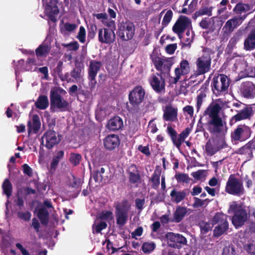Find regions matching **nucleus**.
Masks as SVG:
<instances>
[{
	"label": "nucleus",
	"instance_id": "nucleus-51",
	"mask_svg": "<svg viewBox=\"0 0 255 255\" xmlns=\"http://www.w3.org/2000/svg\"><path fill=\"white\" fill-rule=\"evenodd\" d=\"M235 249L233 246H227L223 250L222 255H236Z\"/></svg>",
	"mask_w": 255,
	"mask_h": 255
},
{
	"label": "nucleus",
	"instance_id": "nucleus-39",
	"mask_svg": "<svg viewBox=\"0 0 255 255\" xmlns=\"http://www.w3.org/2000/svg\"><path fill=\"white\" fill-rule=\"evenodd\" d=\"M160 172L159 171H155L153 174L151 178V181L152 182V186L154 188H156L158 187L160 183Z\"/></svg>",
	"mask_w": 255,
	"mask_h": 255
},
{
	"label": "nucleus",
	"instance_id": "nucleus-34",
	"mask_svg": "<svg viewBox=\"0 0 255 255\" xmlns=\"http://www.w3.org/2000/svg\"><path fill=\"white\" fill-rule=\"evenodd\" d=\"M228 223L218 225L214 229V236L216 237L221 236L228 229Z\"/></svg>",
	"mask_w": 255,
	"mask_h": 255
},
{
	"label": "nucleus",
	"instance_id": "nucleus-22",
	"mask_svg": "<svg viewBox=\"0 0 255 255\" xmlns=\"http://www.w3.org/2000/svg\"><path fill=\"white\" fill-rule=\"evenodd\" d=\"M170 196L171 201L174 203L178 204L185 199L187 192L185 190H178L174 188L171 190Z\"/></svg>",
	"mask_w": 255,
	"mask_h": 255
},
{
	"label": "nucleus",
	"instance_id": "nucleus-18",
	"mask_svg": "<svg viewBox=\"0 0 255 255\" xmlns=\"http://www.w3.org/2000/svg\"><path fill=\"white\" fill-rule=\"evenodd\" d=\"M150 85L155 91L161 92L165 88V81L159 74H153L149 79Z\"/></svg>",
	"mask_w": 255,
	"mask_h": 255
},
{
	"label": "nucleus",
	"instance_id": "nucleus-63",
	"mask_svg": "<svg viewBox=\"0 0 255 255\" xmlns=\"http://www.w3.org/2000/svg\"><path fill=\"white\" fill-rule=\"evenodd\" d=\"M205 149L206 152L209 155H212L216 152V150L212 147L211 143L209 142L207 143Z\"/></svg>",
	"mask_w": 255,
	"mask_h": 255
},
{
	"label": "nucleus",
	"instance_id": "nucleus-42",
	"mask_svg": "<svg viewBox=\"0 0 255 255\" xmlns=\"http://www.w3.org/2000/svg\"><path fill=\"white\" fill-rule=\"evenodd\" d=\"M82 158L81 154L79 153H72L70 154V161L74 165H78Z\"/></svg>",
	"mask_w": 255,
	"mask_h": 255
},
{
	"label": "nucleus",
	"instance_id": "nucleus-58",
	"mask_svg": "<svg viewBox=\"0 0 255 255\" xmlns=\"http://www.w3.org/2000/svg\"><path fill=\"white\" fill-rule=\"evenodd\" d=\"M213 20L211 19H203L200 23V25L203 28L207 29L210 27Z\"/></svg>",
	"mask_w": 255,
	"mask_h": 255
},
{
	"label": "nucleus",
	"instance_id": "nucleus-38",
	"mask_svg": "<svg viewBox=\"0 0 255 255\" xmlns=\"http://www.w3.org/2000/svg\"><path fill=\"white\" fill-rule=\"evenodd\" d=\"M2 189L4 193L6 195L7 197H9L11 194L12 188L11 183L7 179H5L3 181Z\"/></svg>",
	"mask_w": 255,
	"mask_h": 255
},
{
	"label": "nucleus",
	"instance_id": "nucleus-54",
	"mask_svg": "<svg viewBox=\"0 0 255 255\" xmlns=\"http://www.w3.org/2000/svg\"><path fill=\"white\" fill-rule=\"evenodd\" d=\"M239 209L242 208L239 206L237 202H232L230 203V207L228 209V212L229 214H231L233 212L235 213L236 211Z\"/></svg>",
	"mask_w": 255,
	"mask_h": 255
},
{
	"label": "nucleus",
	"instance_id": "nucleus-1",
	"mask_svg": "<svg viewBox=\"0 0 255 255\" xmlns=\"http://www.w3.org/2000/svg\"><path fill=\"white\" fill-rule=\"evenodd\" d=\"M221 110L220 105L217 102L211 103L205 111V115L210 118L208 121V129L213 133L220 132L223 128V123L219 116Z\"/></svg>",
	"mask_w": 255,
	"mask_h": 255
},
{
	"label": "nucleus",
	"instance_id": "nucleus-4",
	"mask_svg": "<svg viewBox=\"0 0 255 255\" xmlns=\"http://www.w3.org/2000/svg\"><path fill=\"white\" fill-rule=\"evenodd\" d=\"M230 84L229 78L224 74H220L213 79V90L217 95L226 93Z\"/></svg>",
	"mask_w": 255,
	"mask_h": 255
},
{
	"label": "nucleus",
	"instance_id": "nucleus-57",
	"mask_svg": "<svg viewBox=\"0 0 255 255\" xmlns=\"http://www.w3.org/2000/svg\"><path fill=\"white\" fill-rule=\"evenodd\" d=\"M186 35L187 37L186 38L185 41L187 43V45H189L193 40L194 32L192 30L188 29L186 33Z\"/></svg>",
	"mask_w": 255,
	"mask_h": 255
},
{
	"label": "nucleus",
	"instance_id": "nucleus-64",
	"mask_svg": "<svg viewBox=\"0 0 255 255\" xmlns=\"http://www.w3.org/2000/svg\"><path fill=\"white\" fill-rule=\"evenodd\" d=\"M164 59L157 58L154 60V65L158 70L162 71V62Z\"/></svg>",
	"mask_w": 255,
	"mask_h": 255
},
{
	"label": "nucleus",
	"instance_id": "nucleus-32",
	"mask_svg": "<svg viewBox=\"0 0 255 255\" xmlns=\"http://www.w3.org/2000/svg\"><path fill=\"white\" fill-rule=\"evenodd\" d=\"M250 10L251 7L250 5L239 2L237 4L234 8L233 11L237 14H241L243 13L247 12Z\"/></svg>",
	"mask_w": 255,
	"mask_h": 255
},
{
	"label": "nucleus",
	"instance_id": "nucleus-56",
	"mask_svg": "<svg viewBox=\"0 0 255 255\" xmlns=\"http://www.w3.org/2000/svg\"><path fill=\"white\" fill-rule=\"evenodd\" d=\"M212 227L210 224L207 223L203 222L200 224L201 230L203 234L207 233L208 232L211 230Z\"/></svg>",
	"mask_w": 255,
	"mask_h": 255
},
{
	"label": "nucleus",
	"instance_id": "nucleus-53",
	"mask_svg": "<svg viewBox=\"0 0 255 255\" xmlns=\"http://www.w3.org/2000/svg\"><path fill=\"white\" fill-rule=\"evenodd\" d=\"M17 215L18 218L26 221H29L31 217V214L29 212H19L17 213Z\"/></svg>",
	"mask_w": 255,
	"mask_h": 255
},
{
	"label": "nucleus",
	"instance_id": "nucleus-3",
	"mask_svg": "<svg viewBox=\"0 0 255 255\" xmlns=\"http://www.w3.org/2000/svg\"><path fill=\"white\" fill-rule=\"evenodd\" d=\"M211 60L210 50H204L203 54L196 61V74L200 75L208 72L211 69Z\"/></svg>",
	"mask_w": 255,
	"mask_h": 255
},
{
	"label": "nucleus",
	"instance_id": "nucleus-2",
	"mask_svg": "<svg viewBox=\"0 0 255 255\" xmlns=\"http://www.w3.org/2000/svg\"><path fill=\"white\" fill-rule=\"evenodd\" d=\"M60 89L54 88L50 91V110L52 112L63 111L67 107L68 103L59 94Z\"/></svg>",
	"mask_w": 255,
	"mask_h": 255
},
{
	"label": "nucleus",
	"instance_id": "nucleus-43",
	"mask_svg": "<svg viewBox=\"0 0 255 255\" xmlns=\"http://www.w3.org/2000/svg\"><path fill=\"white\" fill-rule=\"evenodd\" d=\"M172 64L173 59L172 58L164 59L162 62V71L169 72Z\"/></svg>",
	"mask_w": 255,
	"mask_h": 255
},
{
	"label": "nucleus",
	"instance_id": "nucleus-36",
	"mask_svg": "<svg viewBox=\"0 0 255 255\" xmlns=\"http://www.w3.org/2000/svg\"><path fill=\"white\" fill-rule=\"evenodd\" d=\"M212 222L213 224H222L228 223L227 221V216L223 213H218L213 217Z\"/></svg>",
	"mask_w": 255,
	"mask_h": 255
},
{
	"label": "nucleus",
	"instance_id": "nucleus-55",
	"mask_svg": "<svg viewBox=\"0 0 255 255\" xmlns=\"http://www.w3.org/2000/svg\"><path fill=\"white\" fill-rule=\"evenodd\" d=\"M175 178L179 182H188L189 181L188 176L184 173L178 174L175 175Z\"/></svg>",
	"mask_w": 255,
	"mask_h": 255
},
{
	"label": "nucleus",
	"instance_id": "nucleus-49",
	"mask_svg": "<svg viewBox=\"0 0 255 255\" xmlns=\"http://www.w3.org/2000/svg\"><path fill=\"white\" fill-rule=\"evenodd\" d=\"M172 14L171 10H168L166 11L162 21L163 25L166 26L170 22L172 17Z\"/></svg>",
	"mask_w": 255,
	"mask_h": 255
},
{
	"label": "nucleus",
	"instance_id": "nucleus-19",
	"mask_svg": "<svg viewBox=\"0 0 255 255\" xmlns=\"http://www.w3.org/2000/svg\"><path fill=\"white\" fill-rule=\"evenodd\" d=\"M243 96L247 98H254L255 95V85L251 82L246 81L242 84Z\"/></svg>",
	"mask_w": 255,
	"mask_h": 255
},
{
	"label": "nucleus",
	"instance_id": "nucleus-31",
	"mask_svg": "<svg viewBox=\"0 0 255 255\" xmlns=\"http://www.w3.org/2000/svg\"><path fill=\"white\" fill-rule=\"evenodd\" d=\"M35 107L40 110H45L49 106V101L48 97L45 95L40 96L36 102Z\"/></svg>",
	"mask_w": 255,
	"mask_h": 255
},
{
	"label": "nucleus",
	"instance_id": "nucleus-25",
	"mask_svg": "<svg viewBox=\"0 0 255 255\" xmlns=\"http://www.w3.org/2000/svg\"><path fill=\"white\" fill-rule=\"evenodd\" d=\"M41 127L40 119L38 115H34L32 117V121H28L27 124L29 133L31 132H36Z\"/></svg>",
	"mask_w": 255,
	"mask_h": 255
},
{
	"label": "nucleus",
	"instance_id": "nucleus-52",
	"mask_svg": "<svg viewBox=\"0 0 255 255\" xmlns=\"http://www.w3.org/2000/svg\"><path fill=\"white\" fill-rule=\"evenodd\" d=\"M77 37L81 43L85 42L86 38V30L84 27L81 26L80 27Z\"/></svg>",
	"mask_w": 255,
	"mask_h": 255
},
{
	"label": "nucleus",
	"instance_id": "nucleus-44",
	"mask_svg": "<svg viewBox=\"0 0 255 255\" xmlns=\"http://www.w3.org/2000/svg\"><path fill=\"white\" fill-rule=\"evenodd\" d=\"M194 202L192 206L194 208H198L202 207L205 204L207 205V203L209 202V200L207 199L202 200L197 197L194 198Z\"/></svg>",
	"mask_w": 255,
	"mask_h": 255
},
{
	"label": "nucleus",
	"instance_id": "nucleus-8",
	"mask_svg": "<svg viewBox=\"0 0 255 255\" xmlns=\"http://www.w3.org/2000/svg\"><path fill=\"white\" fill-rule=\"evenodd\" d=\"M168 245L175 249H181L187 243L185 237L179 234L168 232L165 235Z\"/></svg>",
	"mask_w": 255,
	"mask_h": 255
},
{
	"label": "nucleus",
	"instance_id": "nucleus-41",
	"mask_svg": "<svg viewBox=\"0 0 255 255\" xmlns=\"http://www.w3.org/2000/svg\"><path fill=\"white\" fill-rule=\"evenodd\" d=\"M64 152L62 150L57 152L56 155L53 158L52 161L51 163V167L52 168H55L58 164L59 160L63 157Z\"/></svg>",
	"mask_w": 255,
	"mask_h": 255
},
{
	"label": "nucleus",
	"instance_id": "nucleus-24",
	"mask_svg": "<svg viewBox=\"0 0 255 255\" xmlns=\"http://www.w3.org/2000/svg\"><path fill=\"white\" fill-rule=\"evenodd\" d=\"M252 108L246 106L242 110L239 111L238 113L233 117V119L236 121L247 119L250 118L252 115Z\"/></svg>",
	"mask_w": 255,
	"mask_h": 255
},
{
	"label": "nucleus",
	"instance_id": "nucleus-62",
	"mask_svg": "<svg viewBox=\"0 0 255 255\" xmlns=\"http://www.w3.org/2000/svg\"><path fill=\"white\" fill-rule=\"evenodd\" d=\"M198 14L202 15L204 14L211 16L212 15V8L205 7L198 11Z\"/></svg>",
	"mask_w": 255,
	"mask_h": 255
},
{
	"label": "nucleus",
	"instance_id": "nucleus-6",
	"mask_svg": "<svg viewBox=\"0 0 255 255\" xmlns=\"http://www.w3.org/2000/svg\"><path fill=\"white\" fill-rule=\"evenodd\" d=\"M226 191L233 195H242L244 193V188L242 182L234 175H231L226 183Z\"/></svg>",
	"mask_w": 255,
	"mask_h": 255
},
{
	"label": "nucleus",
	"instance_id": "nucleus-23",
	"mask_svg": "<svg viewBox=\"0 0 255 255\" xmlns=\"http://www.w3.org/2000/svg\"><path fill=\"white\" fill-rule=\"evenodd\" d=\"M45 12L51 20L53 21H56L55 15H57L59 13V9L57 6L56 2L54 0H51L45 8Z\"/></svg>",
	"mask_w": 255,
	"mask_h": 255
},
{
	"label": "nucleus",
	"instance_id": "nucleus-45",
	"mask_svg": "<svg viewBox=\"0 0 255 255\" xmlns=\"http://www.w3.org/2000/svg\"><path fill=\"white\" fill-rule=\"evenodd\" d=\"M206 97V94L204 92H202L200 93L198 95V96L196 98V105L197 111H198L200 109V108L202 106V105L203 104V101Z\"/></svg>",
	"mask_w": 255,
	"mask_h": 255
},
{
	"label": "nucleus",
	"instance_id": "nucleus-11",
	"mask_svg": "<svg viewBox=\"0 0 255 255\" xmlns=\"http://www.w3.org/2000/svg\"><path fill=\"white\" fill-rule=\"evenodd\" d=\"M191 27V20L185 16H181L173 25L172 30L180 37L186 28Z\"/></svg>",
	"mask_w": 255,
	"mask_h": 255
},
{
	"label": "nucleus",
	"instance_id": "nucleus-40",
	"mask_svg": "<svg viewBox=\"0 0 255 255\" xmlns=\"http://www.w3.org/2000/svg\"><path fill=\"white\" fill-rule=\"evenodd\" d=\"M155 248V244L153 242H145L142 244V250L145 254H149Z\"/></svg>",
	"mask_w": 255,
	"mask_h": 255
},
{
	"label": "nucleus",
	"instance_id": "nucleus-26",
	"mask_svg": "<svg viewBox=\"0 0 255 255\" xmlns=\"http://www.w3.org/2000/svg\"><path fill=\"white\" fill-rule=\"evenodd\" d=\"M244 49L251 51L255 49V29L253 30L248 35L244 41Z\"/></svg>",
	"mask_w": 255,
	"mask_h": 255
},
{
	"label": "nucleus",
	"instance_id": "nucleus-27",
	"mask_svg": "<svg viewBox=\"0 0 255 255\" xmlns=\"http://www.w3.org/2000/svg\"><path fill=\"white\" fill-rule=\"evenodd\" d=\"M123 126L122 119L119 117H115L109 120L107 127L112 130H116L121 129Z\"/></svg>",
	"mask_w": 255,
	"mask_h": 255
},
{
	"label": "nucleus",
	"instance_id": "nucleus-20",
	"mask_svg": "<svg viewBox=\"0 0 255 255\" xmlns=\"http://www.w3.org/2000/svg\"><path fill=\"white\" fill-rule=\"evenodd\" d=\"M105 147L109 150H113L117 147L120 144L119 137L116 134H110L104 139Z\"/></svg>",
	"mask_w": 255,
	"mask_h": 255
},
{
	"label": "nucleus",
	"instance_id": "nucleus-29",
	"mask_svg": "<svg viewBox=\"0 0 255 255\" xmlns=\"http://www.w3.org/2000/svg\"><path fill=\"white\" fill-rule=\"evenodd\" d=\"M129 181L132 183L137 182L140 179L139 172L135 165H130L128 169Z\"/></svg>",
	"mask_w": 255,
	"mask_h": 255
},
{
	"label": "nucleus",
	"instance_id": "nucleus-10",
	"mask_svg": "<svg viewBox=\"0 0 255 255\" xmlns=\"http://www.w3.org/2000/svg\"><path fill=\"white\" fill-rule=\"evenodd\" d=\"M250 129L246 126H240L231 133L232 140L234 141H243L249 138Z\"/></svg>",
	"mask_w": 255,
	"mask_h": 255
},
{
	"label": "nucleus",
	"instance_id": "nucleus-35",
	"mask_svg": "<svg viewBox=\"0 0 255 255\" xmlns=\"http://www.w3.org/2000/svg\"><path fill=\"white\" fill-rule=\"evenodd\" d=\"M48 215V212L44 207L42 206L38 209L37 216L42 224H46L47 223Z\"/></svg>",
	"mask_w": 255,
	"mask_h": 255
},
{
	"label": "nucleus",
	"instance_id": "nucleus-7",
	"mask_svg": "<svg viewBox=\"0 0 255 255\" xmlns=\"http://www.w3.org/2000/svg\"><path fill=\"white\" fill-rule=\"evenodd\" d=\"M135 27L129 21L121 22L118 25V35L123 40L127 41L132 38L134 34Z\"/></svg>",
	"mask_w": 255,
	"mask_h": 255
},
{
	"label": "nucleus",
	"instance_id": "nucleus-48",
	"mask_svg": "<svg viewBox=\"0 0 255 255\" xmlns=\"http://www.w3.org/2000/svg\"><path fill=\"white\" fill-rule=\"evenodd\" d=\"M99 218L107 221L112 220L113 219V214L111 211H104L99 215Z\"/></svg>",
	"mask_w": 255,
	"mask_h": 255
},
{
	"label": "nucleus",
	"instance_id": "nucleus-5",
	"mask_svg": "<svg viewBox=\"0 0 255 255\" xmlns=\"http://www.w3.org/2000/svg\"><path fill=\"white\" fill-rule=\"evenodd\" d=\"M117 223L121 226L124 225L128 219V212L130 208V204L126 200L118 203L115 205Z\"/></svg>",
	"mask_w": 255,
	"mask_h": 255
},
{
	"label": "nucleus",
	"instance_id": "nucleus-50",
	"mask_svg": "<svg viewBox=\"0 0 255 255\" xmlns=\"http://www.w3.org/2000/svg\"><path fill=\"white\" fill-rule=\"evenodd\" d=\"M104 25L108 27L109 29H113V31H115L116 29V24L114 20L108 19L107 17L106 19L102 21Z\"/></svg>",
	"mask_w": 255,
	"mask_h": 255
},
{
	"label": "nucleus",
	"instance_id": "nucleus-28",
	"mask_svg": "<svg viewBox=\"0 0 255 255\" xmlns=\"http://www.w3.org/2000/svg\"><path fill=\"white\" fill-rule=\"evenodd\" d=\"M190 131L191 129L187 128L179 134L178 137H176V136L175 137H172V140L176 147L178 148L180 147L182 143L189 135Z\"/></svg>",
	"mask_w": 255,
	"mask_h": 255
},
{
	"label": "nucleus",
	"instance_id": "nucleus-37",
	"mask_svg": "<svg viewBox=\"0 0 255 255\" xmlns=\"http://www.w3.org/2000/svg\"><path fill=\"white\" fill-rule=\"evenodd\" d=\"M255 149V142L254 141H250L244 145L240 150L243 153L248 154L249 157L253 156L252 151Z\"/></svg>",
	"mask_w": 255,
	"mask_h": 255
},
{
	"label": "nucleus",
	"instance_id": "nucleus-17",
	"mask_svg": "<svg viewBox=\"0 0 255 255\" xmlns=\"http://www.w3.org/2000/svg\"><path fill=\"white\" fill-rule=\"evenodd\" d=\"M102 63L100 62L95 60L91 61L90 63L88 70V78L91 81L90 85L92 87H95L96 84L95 77L100 70Z\"/></svg>",
	"mask_w": 255,
	"mask_h": 255
},
{
	"label": "nucleus",
	"instance_id": "nucleus-46",
	"mask_svg": "<svg viewBox=\"0 0 255 255\" xmlns=\"http://www.w3.org/2000/svg\"><path fill=\"white\" fill-rule=\"evenodd\" d=\"M244 249L249 254L255 255V242L247 243L244 246Z\"/></svg>",
	"mask_w": 255,
	"mask_h": 255
},
{
	"label": "nucleus",
	"instance_id": "nucleus-47",
	"mask_svg": "<svg viewBox=\"0 0 255 255\" xmlns=\"http://www.w3.org/2000/svg\"><path fill=\"white\" fill-rule=\"evenodd\" d=\"M71 76L76 80H80L83 76L82 69L80 68H75L71 72Z\"/></svg>",
	"mask_w": 255,
	"mask_h": 255
},
{
	"label": "nucleus",
	"instance_id": "nucleus-15",
	"mask_svg": "<svg viewBox=\"0 0 255 255\" xmlns=\"http://www.w3.org/2000/svg\"><path fill=\"white\" fill-rule=\"evenodd\" d=\"M61 139L59 135L53 130L47 131L42 137L43 142H45V146L48 148H52L59 142Z\"/></svg>",
	"mask_w": 255,
	"mask_h": 255
},
{
	"label": "nucleus",
	"instance_id": "nucleus-16",
	"mask_svg": "<svg viewBox=\"0 0 255 255\" xmlns=\"http://www.w3.org/2000/svg\"><path fill=\"white\" fill-rule=\"evenodd\" d=\"M248 219V215L246 210L239 209L232 217V222L236 228H238L244 225Z\"/></svg>",
	"mask_w": 255,
	"mask_h": 255
},
{
	"label": "nucleus",
	"instance_id": "nucleus-9",
	"mask_svg": "<svg viewBox=\"0 0 255 255\" xmlns=\"http://www.w3.org/2000/svg\"><path fill=\"white\" fill-rule=\"evenodd\" d=\"M190 71V67L189 62L187 60H182L179 65L175 69L174 76L171 77L170 82L171 84H176L182 76L188 74Z\"/></svg>",
	"mask_w": 255,
	"mask_h": 255
},
{
	"label": "nucleus",
	"instance_id": "nucleus-33",
	"mask_svg": "<svg viewBox=\"0 0 255 255\" xmlns=\"http://www.w3.org/2000/svg\"><path fill=\"white\" fill-rule=\"evenodd\" d=\"M50 50V47L47 44H42L35 50V54L37 57L46 56Z\"/></svg>",
	"mask_w": 255,
	"mask_h": 255
},
{
	"label": "nucleus",
	"instance_id": "nucleus-21",
	"mask_svg": "<svg viewBox=\"0 0 255 255\" xmlns=\"http://www.w3.org/2000/svg\"><path fill=\"white\" fill-rule=\"evenodd\" d=\"M163 119L167 121H175L177 119V109L167 106L164 110Z\"/></svg>",
	"mask_w": 255,
	"mask_h": 255
},
{
	"label": "nucleus",
	"instance_id": "nucleus-61",
	"mask_svg": "<svg viewBox=\"0 0 255 255\" xmlns=\"http://www.w3.org/2000/svg\"><path fill=\"white\" fill-rule=\"evenodd\" d=\"M65 47H68L71 50H76L79 48V44L77 42H71L69 44L63 45Z\"/></svg>",
	"mask_w": 255,
	"mask_h": 255
},
{
	"label": "nucleus",
	"instance_id": "nucleus-59",
	"mask_svg": "<svg viewBox=\"0 0 255 255\" xmlns=\"http://www.w3.org/2000/svg\"><path fill=\"white\" fill-rule=\"evenodd\" d=\"M177 46L176 43L170 44L166 46L165 50L168 53L172 54L177 49Z\"/></svg>",
	"mask_w": 255,
	"mask_h": 255
},
{
	"label": "nucleus",
	"instance_id": "nucleus-14",
	"mask_svg": "<svg viewBox=\"0 0 255 255\" xmlns=\"http://www.w3.org/2000/svg\"><path fill=\"white\" fill-rule=\"evenodd\" d=\"M145 92L140 86L134 88L129 95V100L131 104L133 106L140 104L144 99Z\"/></svg>",
	"mask_w": 255,
	"mask_h": 255
},
{
	"label": "nucleus",
	"instance_id": "nucleus-60",
	"mask_svg": "<svg viewBox=\"0 0 255 255\" xmlns=\"http://www.w3.org/2000/svg\"><path fill=\"white\" fill-rule=\"evenodd\" d=\"M205 172L204 170H199L192 173V175L196 179H200L205 176Z\"/></svg>",
	"mask_w": 255,
	"mask_h": 255
},
{
	"label": "nucleus",
	"instance_id": "nucleus-13",
	"mask_svg": "<svg viewBox=\"0 0 255 255\" xmlns=\"http://www.w3.org/2000/svg\"><path fill=\"white\" fill-rule=\"evenodd\" d=\"M246 17V15H243L234 16L227 20L223 28L224 32L228 34L233 32L235 28L239 26L243 23Z\"/></svg>",
	"mask_w": 255,
	"mask_h": 255
},
{
	"label": "nucleus",
	"instance_id": "nucleus-30",
	"mask_svg": "<svg viewBox=\"0 0 255 255\" xmlns=\"http://www.w3.org/2000/svg\"><path fill=\"white\" fill-rule=\"evenodd\" d=\"M187 213V209L184 207L178 206L174 213V221L176 223L180 222Z\"/></svg>",
	"mask_w": 255,
	"mask_h": 255
},
{
	"label": "nucleus",
	"instance_id": "nucleus-12",
	"mask_svg": "<svg viewBox=\"0 0 255 255\" xmlns=\"http://www.w3.org/2000/svg\"><path fill=\"white\" fill-rule=\"evenodd\" d=\"M98 39L103 43L111 44L116 39V35L113 29L102 28L98 30Z\"/></svg>",
	"mask_w": 255,
	"mask_h": 255
}]
</instances>
